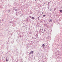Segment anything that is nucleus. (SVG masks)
Instances as JSON below:
<instances>
[{
	"instance_id": "1",
	"label": "nucleus",
	"mask_w": 62,
	"mask_h": 62,
	"mask_svg": "<svg viewBox=\"0 0 62 62\" xmlns=\"http://www.w3.org/2000/svg\"><path fill=\"white\" fill-rule=\"evenodd\" d=\"M6 62L8 61V57H7L6 58Z\"/></svg>"
},
{
	"instance_id": "2",
	"label": "nucleus",
	"mask_w": 62,
	"mask_h": 62,
	"mask_svg": "<svg viewBox=\"0 0 62 62\" xmlns=\"http://www.w3.org/2000/svg\"><path fill=\"white\" fill-rule=\"evenodd\" d=\"M32 20H34L35 19V18L33 17H32Z\"/></svg>"
},
{
	"instance_id": "3",
	"label": "nucleus",
	"mask_w": 62,
	"mask_h": 62,
	"mask_svg": "<svg viewBox=\"0 0 62 62\" xmlns=\"http://www.w3.org/2000/svg\"><path fill=\"white\" fill-rule=\"evenodd\" d=\"M51 22H52V20H50V21H49V23H50Z\"/></svg>"
},
{
	"instance_id": "4",
	"label": "nucleus",
	"mask_w": 62,
	"mask_h": 62,
	"mask_svg": "<svg viewBox=\"0 0 62 62\" xmlns=\"http://www.w3.org/2000/svg\"><path fill=\"white\" fill-rule=\"evenodd\" d=\"M42 46H43V47H44V46H45V45H44V44H43V45Z\"/></svg>"
},
{
	"instance_id": "5",
	"label": "nucleus",
	"mask_w": 62,
	"mask_h": 62,
	"mask_svg": "<svg viewBox=\"0 0 62 62\" xmlns=\"http://www.w3.org/2000/svg\"><path fill=\"white\" fill-rule=\"evenodd\" d=\"M31 53H32V54L33 53V51H31Z\"/></svg>"
},
{
	"instance_id": "6",
	"label": "nucleus",
	"mask_w": 62,
	"mask_h": 62,
	"mask_svg": "<svg viewBox=\"0 0 62 62\" xmlns=\"http://www.w3.org/2000/svg\"><path fill=\"white\" fill-rule=\"evenodd\" d=\"M60 12H62V11L61 10H60Z\"/></svg>"
},
{
	"instance_id": "7",
	"label": "nucleus",
	"mask_w": 62,
	"mask_h": 62,
	"mask_svg": "<svg viewBox=\"0 0 62 62\" xmlns=\"http://www.w3.org/2000/svg\"><path fill=\"white\" fill-rule=\"evenodd\" d=\"M43 16V17H45V15H44Z\"/></svg>"
},
{
	"instance_id": "8",
	"label": "nucleus",
	"mask_w": 62,
	"mask_h": 62,
	"mask_svg": "<svg viewBox=\"0 0 62 62\" xmlns=\"http://www.w3.org/2000/svg\"><path fill=\"white\" fill-rule=\"evenodd\" d=\"M50 11H52V9H50Z\"/></svg>"
},
{
	"instance_id": "9",
	"label": "nucleus",
	"mask_w": 62,
	"mask_h": 62,
	"mask_svg": "<svg viewBox=\"0 0 62 62\" xmlns=\"http://www.w3.org/2000/svg\"><path fill=\"white\" fill-rule=\"evenodd\" d=\"M30 18H31V16H30Z\"/></svg>"
},
{
	"instance_id": "10",
	"label": "nucleus",
	"mask_w": 62,
	"mask_h": 62,
	"mask_svg": "<svg viewBox=\"0 0 62 62\" xmlns=\"http://www.w3.org/2000/svg\"><path fill=\"white\" fill-rule=\"evenodd\" d=\"M48 9H49V7H48Z\"/></svg>"
},
{
	"instance_id": "11",
	"label": "nucleus",
	"mask_w": 62,
	"mask_h": 62,
	"mask_svg": "<svg viewBox=\"0 0 62 62\" xmlns=\"http://www.w3.org/2000/svg\"><path fill=\"white\" fill-rule=\"evenodd\" d=\"M30 54H31V52H30Z\"/></svg>"
},
{
	"instance_id": "12",
	"label": "nucleus",
	"mask_w": 62,
	"mask_h": 62,
	"mask_svg": "<svg viewBox=\"0 0 62 62\" xmlns=\"http://www.w3.org/2000/svg\"><path fill=\"white\" fill-rule=\"evenodd\" d=\"M42 13V14H43V13Z\"/></svg>"
},
{
	"instance_id": "13",
	"label": "nucleus",
	"mask_w": 62,
	"mask_h": 62,
	"mask_svg": "<svg viewBox=\"0 0 62 62\" xmlns=\"http://www.w3.org/2000/svg\"><path fill=\"white\" fill-rule=\"evenodd\" d=\"M34 58V59H35V58Z\"/></svg>"
}]
</instances>
